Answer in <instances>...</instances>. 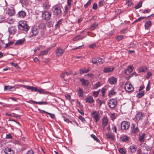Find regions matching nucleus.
Here are the masks:
<instances>
[{
  "label": "nucleus",
  "instance_id": "774afa93",
  "mask_svg": "<svg viewBox=\"0 0 154 154\" xmlns=\"http://www.w3.org/2000/svg\"><path fill=\"white\" fill-rule=\"evenodd\" d=\"M152 74L151 72H147V79H149L151 76Z\"/></svg>",
  "mask_w": 154,
  "mask_h": 154
},
{
  "label": "nucleus",
  "instance_id": "6e6d98bb",
  "mask_svg": "<svg viewBox=\"0 0 154 154\" xmlns=\"http://www.w3.org/2000/svg\"><path fill=\"white\" fill-rule=\"evenodd\" d=\"M12 138V137L11 136L10 134H7L6 135V138L7 139H11Z\"/></svg>",
  "mask_w": 154,
  "mask_h": 154
},
{
  "label": "nucleus",
  "instance_id": "4c0bfd02",
  "mask_svg": "<svg viewBox=\"0 0 154 154\" xmlns=\"http://www.w3.org/2000/svg\"><path fill=\"white\" fill-rule=\"evenodd\" d=\"M89 71L88 69H80V73L81 74H82L84 73H87Z\"/></svg>",
  "mask_w": 154,
  "mask_h": 154
},
{
  "label": "nucleus",
  "instance_id": "603ef678",
  "mask_svg": "<svg viewBox=\"0 0 154 154\" xmlns=\"http://www.w3.org/2000/svg\"><path fill=\"white\" fill-rule=\"evenodd\" d=\"M150 82H149L148 84L147 85L146 87V91H149L150 88Z\"/></svg>",
  "mask_w": 154,
  "mask_h": 154
},
{
  "label": "nucleus",
  "instance_id": "a19ab883",
  "mask_svg": "<svg viewBox=\"0 0 154 154\" xmlns=\"http://www.w3.org/2000/svg\"><path fill=\"white\" fill-rule=\"evenodd\" d=\"M91 137L92 138L94 139L97 142L99 143L100 142V140L95 135L93 134H92L91 135Z\"/></svg>",
  "mask_w": 154,
  "mask_h": 154
},
{
  "label": "nucleus",
  "instance_id": "79ce46f5",
  "mask_svg": "<svg viewBox=\"0 0 154 154\" xmlns=\"http://www.w3.org/2000/svg\"><path fill=\"white\" fill-rule=\"evenodd\" d=\"M100 91V90L99 89V90H98L97 91H93V94L94 96L95 97H97L98 96Z\"/></svg>",
  "mask_w": 154,
  "mask_h": 154
},
{
  "label": "nucleus",
  "instance_id": "6e6552de",
  "mask_svg": "<svg viewBox=\"0 0 154 154\" xmlns=\"http://www.w3.org/2000/svg\"><path fill=\"white\" fill-rule=\"evenodd\" d=\"M64 52V50L60 47L58 48L55 51L56 55L58 57L61 56Z\"/></svg>",
  "mask_w": 154,
  "mask_h": 154
},
{
  "label": "nucleus",
  "instance_id": "f704fd0d",
  "mask_svg": "<svg viewBox=\"0 0 154 154\" xmlns=\"http://www.w3.org/2000/svg\"><path fill=\"white\" fill-rule=\"evenodd\" d=\"M71 74V73H68V72H66L64 73L63 72L60 74V77L62 78H63L65 76Z\"/></svg>",
  "mask_w": 154,
  "mask_h": 154
},
{
  "label": "nucleus",
  "instance_id": "f03ea898",
  "mask_svg": "<svg viewBox=\"0 0 154 154\" xmlns=\"http://www.w3.org/2000/svg\"><path fill=\"white\" fill-rule=\"evenodd\" d=\"M52 10L54 15L56 16H59L62 13L61 7L58 5H55L53 7Z\"/></svg>",
  "mask_w": 154,
  "mask_h": 154
},
{
  "label": "nucleus",
  "instance_id": "20e7f679",
  "mask_svg": "<svg viewBox=\"0 0 154 154\" xmlns=\"http://www.w3.org/2000/svg\"><path fill=\"white\" fill-rule=\"evenodd\" d=\"M92 117L95 120V122H97L100 119L99 112L96 111H93L91 114Z\"/></svg>",
  "mask_w": 154,
  "mask_h": 154
},
{
  "label": "nucleus",
  "instance_id": "37998d69",
  "mask_svg": "<svg viewBox=\"0 0 154 154\" xmlns=\"http://www.w3.org/2000/svg\"><path fill=\"white\" fill-rule=\"evenodd\" d=\"M62 20L61 19L57 21L56 24L55 25V27L56 28L58 29L59 28V25L61 23V21Z\"/></svg>",
  "mask_w": 154,
  "mask_h": 154
},
{
  "label": "nucleus",
  "instance_id": "13d9d810",
  "mask_svg": "<svg viewBox=\"0 0 154 154\" xmlns=\"http://www.w3.org/2000/svg\"><path fill=\"white\" fill-rule=\"evenodd\" d=\"M14 43V42L12 41L9 42L8 43L6 44V47H8L10 45H12Z\"/></svg>",
  "mask_w": 154,
  "mask_h": 154
},
{
  "label": "nucleus",
  "instance_id": "f3484780",
  "mask_svg": "<svg viewBox=\"0 0 154 154\" xmlns=\"http://www.w3.org/2000/svg\"><path fill=\"white\" fill-rule=\"evenodd\" d=\"M21 86L28 90H30L32 91H34L36 90L35 87L33 86H31L28 85H22Z\"/></svg>",
  "mask_w": 154,
  "mask_h": 154
},
{
  "label": "nucleus",
  "instance_id": "1a4fd4ad",
  "mask_svg": "<svg viewBox=\"0 0 154 154\" xmlns=\"http://www.w3.org/2000/svg\"><path fill=\"white\" fill-rule=\"evenodd\" d=\"M131 132L133 133H136L139 131V129L137 126L134 124H132L131 127Z\"/></svg>",
  "mask_w": 154,
  "mask_h": 154
},
{
  "label": "nucleus",
  "instance_id": "cd10ccee",
  "mask_svg": "<svg viewBox=\"0 0 154 154\" xmlns=\"http://www.w3.org/2000/svg\"><path fill=\"white\" fill-rule=\"evenodd\" d=\"M25 41L24 39H21L17 40L15 43V45H20L23 44Z\"/></svg>",
  "mask_w": 154,
  "mask_h": 154
},
{
  "label": "nucleus",
  "instance_id": "2eb2a0df",
  "mask_svg": "<svg viewBox=\"0 0 154 154\" xmlns=\"http://www.w3.org/2000/svg\"><path fill=\"white\" fill-rule=\"evenodd\" d=\"M144 115L141 112H138L135 116V118L138 121L143 119Z\"/></svg>",
  "mask_w": 154,
  "mask_h": 154
},
{
  "label": "nucleus",
  "instance_id": "f257e3e1",
  "mask_svg": "<svg viewBox=\"0 0 154 154\" xmlns=\"http://www.w3.org/2000/svg\"><path fill=\"white\" fill-rule=\"evenodd\" d=\"M19 29L22 30L25 32H27L29 29V27L25 21H20L18 23L17 26Z\"/></svg>",
  "mask_w": 154,
  "mask_h": 154
},
{
  "label": "nucleus",
  "instance_id": "864d4df0",
  "mask_svg": "<svg viewBox=\"0 0 154 154\" xmlns=\"http://www.w3.org/2000/svg\"><path fill=\"white\" fill-rule=\"evenodd\" d=\"M123 35H118L117 37V41H119L122 39L123 38Z\"/></svg>",
  "mask_w": 154,
  "mask_h": 154
},
{
  "label": "nucleus",
  "instance_id": "bb28decb",
  "mask_svg": "<svg viewBox=\"0 0 154 154\" xmlns=\"http://www.w3.org/2000/svg\"><path fill=\"white\" fill-rule=\"evenodd\" d=\"M8 14L10 16H13L15 14L14 10L13 9H9L8 11Z\"/></svg>",
  "mask_w": 154,
  "mask_h": 154
},
{
  "label": "nucleus",
  "instance_id": "a211bd4d",
  "mask_svg": "<svg viewBox=\"0 0 154 154\" xmlns=\"http://www.w3.org/2000/svg\"><path fill=\"white\" fill-rule=\"evenodd\" d=\"M145 133H143L142 134H139V140L140 142H144V138L145 136Z\"/></svg>",
  "mask_w": 154,
  "mask_h": 154
},
{
  "label": "nucleus",
  "instance_id": "c85d7f7f",
  "mask_svg": "<svg viewBox=\"0 0 154 154\" xmlns=\"http://www.w3.org/2000/svg\"><path fill=\"white\" fill-rule=\"evenodd\" d=\"M78 94L79 97H82L83 96L84 92L83 89L80 88H79L78 90Z\"/></svg>",
  "mask_w": 154,
  "mask_h": 154
},
{
  "label": "nucleus",
  "instance_id": "c756f323",
  "mask_svg": "<svg viewBox=\"0 0 154 154\" xmlns=\"http://www.w3.org/2000/svg\"><path fill=\"white\" fill-rule=\"evenodd\" d=\"M130 149L131 152L133 153L136 151L137 148L134 145H131L130 147Z\"/></svg>",
  "mask_w": 154,
  "mask_h": 154
},
{
  "label": "nucleus",
  "instance_id": "2f4dec72",
  "mask_svg": "<svg viewBox=\"0 0 154 154\" xmlns=\"http://www.w3.org/2000/svg\"><path fill=\"white\" fill-rule=\"evenodd\" d=\"M49 49L41 51L39 54V56L44 55L48 54Z\"/></svg>",
  "mask_w": 154,
  "mask_h": 154
},
{
  "label": "nucleus",
  "instance_id": "de8ad7c7",
  "mask_svg": "<svg viewBox=\"0 0 154 154\" xmlns=\"http://www.w3.org/2000/svg\"><path fill=\"white\" fill-rule=\"evenodd\" d=\"M128 31V30L127 29L125 28L122 30L121 31V32L122 34H125L127 33Z\"/></svg>",
  "mask_w": 154,
  "mask_h": 154
},
{
  "label": "nucleus",
  "instance_id": "4d7b16f0",
  "mask_svg": "<svg viewBox=\"0 0 154 154\" xmlns=\"http://www.w3.org/2000/svg\"><path fill=\"white\" fill-rule=\"evenodd\" d=\"M48 104V103L46 102H38V104L39 105L44 104L46 105Z\"/></svg>",
  "mask_w": 154,
  "mask_h": 154
},
{
  "label": "nucleus",
  "instance_id": "0eeeda50",
  "mask_svg": "<svg viewBox=\"0 0 154 154\" xmlns=\"http://www.w3.org/2000/svg\"><path fill=\"white\" fill-rule=\"evenodd\" d=\"M42 17L45 20H48L51 17V14L49 12L45 11L42 13Z\"/></svg>",
  "mask_w": 154,
  "mask_h": 154
},
{
  "label": "nucleus",
  "instance_id": "4468645a",
  "mask_svg": "<svg viewBox=\"0 0 154 154\" xmlns=\"http://www.w3.org/2000/svg\"><path fill=\"white\" fill-rule=\"evenodd\" d=\"M17 30L16 28L14 26H11L8 28V31L10 34H14Z\"/></svg>",
  "mask_w": 154,
  "mask_h": 154
},
{
  "label": "nucleus",
  "instance_id": "393cba45",
  "mask_svg": "<svg viewBox=\"0 0 154 154\" xmlns=\"http://www.w3.org/2000/svg\"><path fill=\"white\" fill-rule=\"evenodd\" d=\"M102 124L104 126H106L108 124V119L107 117H104L102 119Z\"/></svg>",
  "mask_w": 154,
  "mask_h": 154
},
{
  "label": "nucleus",
  "instance_id": "bf43d9fd",
  "mask_svg": "<svg viewBox=\"0 0 154 154\" xmlns=\"http://www.w3.org/2000/svg\"><path fill=\"white\" fill-rule=\"evenodd\" d=\"M91 0H89L87 3L85 5L84 7L85 8L87 7L88 5H90L91 4Z\"/></svg>",
  "mask_w": 154,
  "mask_h": 154
},
{
  "label": "nucleus",
  "instance_id": "0e129e2a",
  "mask_svg": "<svg viewBox=\"0 0 154 154\" xmlns=\"http://www.w3.org/2000/svg\"><path fill=\"white\" fill-rule=\"evenodd\" d=\"M111 119L112 120H113L116 119L115 115L114 113H112L111 114Z\"/></svg>",
  "mask_w": 154,
  "mask_h": 154
},
{
  "label": "nucleus",
  "instance_id": "052dcab7",
  "mask_svg": "<svg viewBox=\"0 0 154 154\" xmlns=\"http://www.w3.org/2000/svg\"><path fill=\"white\" fill-rule=\"evenodd\" d=\"M98 100L99 102L100 103V106H101L102 104L105 103V102L103 100H100L99 99H98Z\"/></svg>",
  "mask_w": 154,
  "mask_h": 154
},
{
  "label": "nucleus",
  "instance_id": "c03bdc74",
  "mask_svg": "<svg viewBox=\"0 0 154 154\" xmlns=\"http://www.w3.org/2000/svg\"><path fill=\"white\" fill-rule=\"evenodd\" d=\"M142 2H139L137 5L135 7V9H137L139 8H140L142 6Z\"/></svg>",
  "mask_w": 154,
  "mask_h": 154
},
{
  "label": "nucleus",
  "instance_id": "72a5a7b5",
  "mask_svg": "<svg viewBox=\"0 0 154 154\" xmlns=\"http://www.w3.org/2000/svg\"><path fill=\"white\" fill-rule=\"evenodd\" d=\"M98 25L97 23H94L91 25L90 28H91L92 30H94L97 27Z\"/></svg>",
  "mask_w": 154,
  "mask_h": 154
},
{
  "label": "nucleus",
  "instance_id": "8fccbe9b",
  "mask_svg": "<svg viewBox=\"0 0 154 154\" xmlns=\"http://www.w3.org/2000/svg\"><path fill=\"white\" fill-rule=\"evenodd\" d=\"M126 3L127 4L128 7L131 6L133 4V2L130 1H127L126 2Z\"/></svg>",
  "mask_w": 154,
  "mask_h": 154
},
{
  "label": "nucleus",
  "instance_id": "49530a36",
  "mask_svg": "<svg viewBox=\"0 0 154 154\" xmlns=\"http://www.w3.org/2000/svg\"><path fill=\"white\" fill-rule=\"evenodd\" d=\"M97 60V57L93 58L92 59V62L93 64H96L98 63Z\"/></svg>",
  "mask_w": 154,
  "mask_h": 154
},
{
  "label": "nucleus",
  "instance_id": "7c9ffc66",
  "mask_svg": "<svg viewBox=\"0 0 154 154\" xmlns=\"http://www.w3.org/2000/svg\"><path fill=\"white\" fill-rule=\"evenodd\" d=\"M11 89H13L12 90H15L16 89L14 87H12L9 85L5 86L4 87V90L5 91Z\"/></svg>",
  "mask_w": 154,
  "mask_h": 154
},
{
  "label": "nucleus",
  "instance_id": "39448f33",
  "mask_svg": "<svg viewBox=\"0 0 154 154\" xmlns=\"http://www.w3.org/2000/svg\"><path fill=\"white\" fill-rule=\"evenodd\" d=\"M124 87L126 91L128 92H131L134 90V87L129 82L125 84Z\"/></svg>",
  "mask_w": 154,
  "mask_h": 154
},
{
  "label": "nucleus",
  "instance_id": "aec40b11",
  "mask_svg": "<svg viewBox=\"0 0 154 154\" xmlns=\"http://www.w3.org/2000/svg\"><path fill=\"white\" fill-rule=\"evenodd\" d=\"M152 25L151 22L150 20L147 21L146 22L144 26L145 29L146 30H148L149 27Z\"/></svg>",
  "mask_w": 154,
  "mask_h": 154
},
{
  "label": "nucleus",
  "instance_id": "b1692460",
  "mask_svg": "<svg viewBox=\"0 0 154 154\" xmlns=\"http://www.w3.org/2000/svg\"><path fill=\"white\" fill-rule=\"evenodd\" d=\"M35 91H38L41 94H47L48 93V92L45 91L43 89L41 88H39L38 89L36 87H35Z\"/></svg>",
  "mask_w": 154,
  "mask_h": 154
},
{
  "label": "nucleus",
  "instance_id": "680f3d73",
  "mask_svg": "<svg viewBox=\"0 0 154 154\" xmlns=\"http://www.w3.org/2000/svg\"><path fill=\"white\" fill-rule=\"evenodd\" d=\"M11 63L12 66H14V67L16 68L19 67L18 66L17 63H14L13 62H11Z\"/></svg>",
  "mask_w": 154,
  "mask_h": 154
},
{
  "label": "nucleus",
  "instance_id": "5701e85b",
  "mask_svg": "<svg viewBox=\"0 0 154 154\" xmlns=\"http://www.w3.org/2000/svg\"><path fill=\"white\" fill-rule=\"evenodd\" d=\"M114 69L113 67H106L104 69L103 72L105 73H109L112 72Z\"/></svg>",
  "mask_w": 154,
  "mask_h": 154
},
{
  "label": "nucleus",
  "instance_id": "dca6fc26",
  "mask_svg": "<svg viewBox=\"0 0 154 154\" xmlns=\"http://www.w3.org/2000/svg\"><path fill=\"white\" fill-rule=\"evenodd\" d=\"M26 15V12L23 11H21L19 12L17 14L18 17L23 18H24Z\"/></svg>",
  "mask_w": 154,
  "mask_h": 154
},
{
  "label": "nucleus",
  "instance_id": "6ab92c4d",
  "mask_svg": "<svg viewBox=\"0 0 154 154\" xmlns=\"http://www.w3.org/2000/svg\"><path fill=\"white\" fill-rule=\"evenodd\" d=\"M80 80L82 82V85L84 86H86L88 85L89 82L88 80H85L83 78L80 79Z\"/></svg>",
  "mask_w": 154,
  "mask_h": 154
},
{
  "label": "nucleus",
  "instance_id": "c9c22d12",
  "mask_svg": "<svg viewBox=\"0 0 154 154\" xmlns=\"http://www.w3.org/2000/svg\"><path fill=\"white\" fill-rule=\"evenodd\" d=\"M101 83L100 82H97L95 84L93 85V88L96 89L100 86Z\"/></svg>",
  "mask_w": 154,
  "mask_h": 154
},
{
  "label": "nucleus",
  "instance_id": "58836bf2",
  "mask_svg": "<svg viewBox=\"0 0 154 154\" xmlns=\"http://www.w3.org/2000/svg\"><path fill=\"white\" fill-rule=\"evenodd\" d=\"M43 7L44 9L46 10L48 9L49 8L50 5L48 3L46 2L43 4Z\"/></svg>",
  "mask_w": 154,
  "mask_h": 154
},
{
  "label": "nucleus",
  "instance_id": "3c124183",
  "mask_svg": "<svg viewBox=\"0 0 154 154\" xmlns=\"http://www.w3.org/2000/svg\"><path fill=\"white\" fill-rule=\"evenodd\" d=\"M116 93V92L114 91V89H112L110 91L109 94V95L111 94V95H113Z\"/></svg>",
  "mask_w": 154,
  "mask_h": 154
},
{
  "label": "nucleus",
  "instance_id": "09e8293b",
  "mask_svg": "<svg viewBox=\"0 0 154 154\" xmlns=\"http://www.w3.org/2000/svg\"><path fill=\"white\" fill-rule=\"evenodd\" d=\"M79 119L84 123L86 122V120L85 118L82 117V116H80L79 117Z\"/></svg>",
  "mask_w": 154,
  "mask_h": 154
},
{
  "label": "nucleus",
  "instance_id": "69168bd1",
  "mask_svg": "<svg viewBox=\"0 0 154 154\" xmlns=\"http://www.w3.org/2000/svg\"><path fill=\"white\" fill-rule=\"evenodd\" d=\"M93 8L94 10H96L97 9V5L96 3L93 4Z\"/></svg>",
  "mask_w": 154,
  "mask_h": 154
},
{
  "label": "nucleus",
  "instance_id": "a18cd8bd",
  "mask_svg": "<svg viewBox=\"0 0 154 154\" xmlns=\"http://www.w3.org/2000/svg\"><path fill=\"white\" fill-rule=\"evenodd\" d=\"M106 137L109 139H110L113 140L114 139L113 136L110 134H106Z\"/></svg>",
  "mask_w": 154,
  "mask_h": 154
},
{
  "label": "nucleus",
  "instance_id": "7ed1b4c3",
  "mask_svg": "<svg viewBox=\"0 0 154 154\" xmlns=\"http://www.w3.org/2000/svg\"><path fill=\"white\" fill-rule=\"evenodd\" d=\"M130 125V123L126 121H122L121 124V128L122 130H126L128 129Z\"/></svg>",
  "mask_w": 154,
  "mask_h": 154
},
{
  "label": "nucleus",
  "instance_id": "f8f14e48",
  "mask_svg": "<svg viewBox=\"0 0 154 154\" xmlns=\"http://www.w3.org/2000/svg\"><path fill=\"white\" fill-rule=\"evenodd\" d=\"M38 32V30L37 28L35 26L33 27L32 30L31 36H33L36 35Z\"/></svg>",
  "mask_w": 154,
  "mask_h": 154
},
{
  "label": "nucleus",
  "instance_id": "ea45409f",
  "mask_svg": "<svg viewBox=\"0 0 154 154\" xmlns=\"http://www.w3.org/2000/svg\"><path fill=\"white\" fill-rule=\"evenodd\" d=\"M119 152L122 154H125L126 153V151L123 148H120L119 149Z\"/></svg>",
  "mask_w": 154,
  "mask_h": 154
},
{
  "label": "nucleus",
  "instance_id": "4be33fe9",
  "mask_svg": "<svg viewBox=\"0 0 154 154\" xmlns=\"http://www.w3.org/2000/svg\"><path fill=\"white\" fill-rule=\"evenodd\" d=\"M129 137L125 135H123L120 137V140L122 142H126L128 141Z\"/></svg>",
  "mask_w": 154,
  "mask_h": 154
},
{
  "label": "nucleus",
  "instance_id": "473e14b6",
  "mask_svg": "<svg viewBox=\"0 0 154 154\" xmlns=\"http://www.w3.org/2000/svg\"><path fill=\"white\" fill-rule=\"evenodd\" d=\"M144 91H142L141 92H139V93L137 94L136 96L137 97L139 98H141L144 96Z\"/></svg>",
  "mask_w": 154,
  "mask_h": 154
},
{
  "label": "nucleus",
  "instance_id": "412c9836",
  "mask_svg": "<svg viewBox=\"0 0 154 154\" xmlns=\"http://www.w3.org/2000/svg\"><path fill=\"white\" fill-rule=\"evenodd\" d=\"M86 102L89 103H91L94 102V101L93 97L91 96H89L85 99Z\"/></svg>",
  "mask_w": 154,
  "mask_h": 154
},
{
  "label": "nucleus",
  "instance_id": "423d86ee",
  "mask_svg": "<svg viewBox=\"0 0 154 154\" xmlns=\"http://www.w3.org/2000/svg\"><path fill=\"white\" fill-rule=\"evenodd\" d=\"M117 104V102L114 99H112L109 100L108 105L109 107L113 109Z\"/></svg>",
  "mask_w": 154,
  "mask_h": 154
},
{
  "label": "nucleus",
  "instance_id": "9b49d317",
  "mask_svg": "<svg viewBox=\"0 0 154 154\" xmlns=\"http://www.w3.org/2000/svg\"><path fill=\"white\" fill-rule=\"evenodd\" d=\"M133 67L131 66H128L127 68L125 69L124 73L127 75L131 72L133 71Z\"/></svg>",
  "mask_w": 154,
  "mask_h": 154
},
{
  "label": "nucleus",
  "instance_id": "5fc2aeb1",
  "mask_svg": "<svg viewBox=\"0 0 154 154\" xmlns=\"http://www.w3.org/2000/svg\"><path fill=\"white\" fill-rule=\"evenodd\" d=\"M80 35H77L76 36L75 38H74L73 39V41H76L77 40H78L79 39H80Z\"/></svg>",
  "mask_w": 154,
  "mask_h": 154
},
{
  "label": "nucleus",
  "instance_id": "a878e982",
  "mask_svg": "<svg viewBox=\"0 0 154 154\" xmlns=\"http://www.w3.org/2000/svg\"><path fill=\"white\" fill-rule=\"evenodd\" d=\"M4 152L6 154H14L13 150L11 148H8L6 149Z\"/></svg>",
  "mask_w": 154,
  "mask_h": 154
},
{
  "label": "nucleus",
  "instance_id": "e2e57ef3",
  "mask_svg": "<svg viewBox=\"0 0 154 154\" xmlns=\"http://www.w3.org/2000/svg\"><path fill=\"white\" fill-rule=\"evenodd\" d=\"M26 154H34V152L32 150H29L27 151Z\"/></svg>",
  "mask_w": 154,
  "mask_h": 154
},
{
  "label": "nucleus",
  "instance_id": "338daca9",
  "mask_svg": "<svg viewBox=\"0 0 154 154\" xmlns=\"http://www.w3.org/2000/svg\"><path fill=\"white\" fill-rule=\"evenodd\" d=\"M97 61L98 63H100V64H102L103 63V62L102 61V59L101 58L97 57Z\"/></svg>",
  "mask_w": 154,
  "mask_h": 154
},
{
  "label": "nucleus",
  "instance_id": "e433bc0d",
  "mask_svg": "<svg viewBox=\"0 0 154 154\" xmlns=\"http://www.w3.org/2000/svg\"><path fill=\"white\" fill-rule=\"evenodd\" d=\"M146 71V68L145 67H142L139 69V72H144Z\"/></svg>",
  "mask_w": 154,
  "mask_h": 154
},
{
  "label": "nucleus",
  "instance_id": "ddd939ff",
  "mask_svg": "<svg viewBox=\"0 0 154 154\" xmlns=\"http://www.w3.org/2000/svg\"><path fill=\"white\" fill-rule=\"evenodd\" d=\"M117 79L113 76L111 77L108 80L109 83L111 84H115L117 82Z\"/></svg>",
  "mask_w": 154,
  "mask_h": 154
},
{
  "label": "nucleus",
  "instance_id": "9d476101",
  "mask_svg": "<svg viewBox=\"0 0 154 154\" xmlns=\"http://www.w3.org/2000/svg\"><path fill=\"white\" fill-rule=\"evenodd\" d=\"M72 1V0H67V5L65 7V12H67L68 10L70 8Z\"/></svg>",
  "mask_w": 154,
  "mask_h": 154
}]
</instances>
